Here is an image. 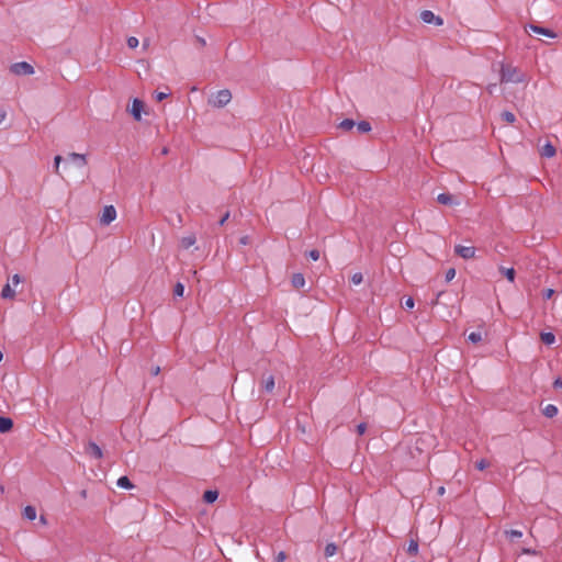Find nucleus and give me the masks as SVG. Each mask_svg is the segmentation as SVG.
Masks as SVG:
<instances>
[{
	"label": "nucleus",
	"instance_id": "1",
	"mask_svg": "<svg viewBox=\"0 0 562 562\" xmlns=\"http://www.w3.org/2000/svg\"><path fill=\"white\" fill-rule=\"evenodd\" d=\"M501 81L519 83L525 81V76L519 71L517 67L512 65H502Z\"/></svg>",
	"mask_w": 562,
	"mask_h": 562
},
{
	"label": "nucleus",
	"instance_id": "2",
	"mask_svg": "<svg viewBox=\"0 0 562 562\" xmlns=\"http://www.w3.org/2000/svg\"><path fill=\"white\" fill-rule=\"evenodd\" d=\"M232 100V93L228 89H223L212 94L209 99V104L213 108H224Z\"/></svg>",
	"mask_w": 562,
	"mask_h": 562
},
{
	"label": "nucleus",
	"instance_id": "3",
	"mask_svg": "<svg viewBox=\"0 0 562 562\" xmlns=\"http://www.w3.org/2000/svg\"><path fill=\"white\" fill-rule=\"evenodd\" d=\"M10 71L16 76H30L34 74V67L26 61H19L10 66Z\"/></svg>",
	"mask_w": 562,
	"mask_h": 562
},
{
	"label": "nucleus",
	"instance_id": "4",
	"mask_svg": "<svg viewBox=\"0 0 562 562\" xmlns=\"http://www.w3.org/2000/svg\"><path fill=\"white\" fill-rule=\"evenodd\" d=\"M420 19L424 23H427V24L434 23L435 25H438V26L443 24V20L440 16L435 15V13L430 10L422 11Z\"/></svg>",
	"mask_w": 562,
	"mask_h": 562
},
{
	"label": "nucleus",
	"instance_id": "5",
	"mask_svg": "<svg viewBox=\"0 0 562 562\" xmlns=\"http://www.w3.org/2000/svg\"><path fill=\"white\" fill-rule=\"evenodd\" d=\"M116 217V210L113 205H106L104 206L102 211V215L100 217V222L103 225H109L112 223Z\"/></svg>",
	"mask_w": 562,
	"mask_h": 562
},
{
	"label": "nucleus",
	"instance_id": "6",
	"mask_svg": "<svg viewBox=\"0 0 562 562\" xmlns=\"http://www.w3.org/2000/svg\"><path fill=\"white\" fill-rule=\"evenodd\" d=\"M475 251H476V249L473 246L457 245L454 247L456 255L460 256L463 259H472V258H474Z\"/></svg>",
	"mask_w": 562,
	"mask_h": 562
},
{
	"label": "nucleus",
	"instance_id": "7",
	"mask_svg": "<svg viewBox=\"0 0 562 562\" xmlns=\"http://www.w3.org/2000/svg\"><path fill=\"white\" fill-rule=\"evenodd\" d=\"M144 110V102L137 98H135L132 102V106L130 109V113L134 117L135 121H140L142 112Z\"/></svg>",
	"mask_w": 562,
	"mask_h": 562
},
{
	"label": "nucleus",
	"instance_id": "8",
	"mask_svg": "<svg viewBox=\"0 0 562 562\" xmlns=\"http://www.w3.org/2000/svg\"><path fill=\"white\" fill-rule=\"evenodd\" d=\"M527 29H529L530 31H532L536 34L544 35V36L550 37V38H555L557 37V34L551 29H547V27L539 26V25H536V24H529V25L526 26V30Z\"/></svg>",
	"mask_w": 562,
	"mask_h": 562
},
{
	"label": "nucleus",
	"instance_id": "9",
	"mask_svg": "<svg viewBox=\"0 0 562 562\" xmlns=\"http://www.w3.org/2000/svg\"><path fill=\"white\" fill-rule=\"evenodd\" d=\"M86 453L93 459H101L103 456L102 449L94 441H89L87 443Z\"/></svg>",
	"mask_w": 562,
	"mask_h": 562
},
{
	"label": "nucleus",
	"instance_id": "10",
	"mask_svg": "<svg viewBox=\"0 0 562 562\" xmlns=\"http://www.w3.org/2000/svg\"><path fill=\"white\" fill-rule=\"evenodd\" d=\"M13 428V420L7 416H0V432H9Z\"/></svg>",
	"mask_w": 562,
	"mask_h": 562
},
{
	"label": "nucleus",
	"instance_id": "11",
	"mask_svg": "<svg viewBox=\"0 0 562 562\" xmlns=\"http://www.w3.org/2000/svg\"><path fill=\"white\" fill-rule=\"evenodd\" d=\"M437 201L440 204H443V205L458 204V202L454 200L453 195H451L450 193H440V194H438Z\"/></svg>",
	"mask_w": 562,
	"mask_h": 562
},
{
	"label": "nucleus",
	"instance_id": "12",
	"mask_svg": "<svg viewBox=\"0 0 562 562\" xmlns=\"http://www.w3.org/2000/svg\"><path fill=\"white\" fill-rule=\"evenodd\" d=\"M293 288L301 289L305 285V278L302 273H294L291 279Z\"/></svg>",
	"mask_w": 562,
	"mask_h": 562
},
{
	"label": "nucleus",
	"instance_id": "13",
	"mask_svg": "<svg viewBox=\"0 0 562 562\" xmlns=\"http://www.w3.org/2000/svg\"><path fill=\"white\" fill-rule=\"evenodd\" d=\"M557 150L555 147L548 142L542 148H541V156L546 158H551L555 155Z\"/></svg>",
	"mask_w": 562,
	"mask_h": 562
},
{
	"label": "nucleus",
	"instance_id": "14",
	"mask_svg": "<svg viewBox=\"0 0 562 562\" xmlns=\"http://www.w3.org/2000/svg\"><path fill=\"white\" fill-rule=\"evenodd\" d=\"M261 385H262V389L268 392V393H271L274 389V378L273 375H268L266 378H263L262 382H261Z\"/></svg>",
	"mask_w": 562,
	"mask_h": 562
},
{
	"label": "nucleus",
	"instance_id": "15",
	"mask_svg": "<svg viewBox=\"0 0 562 562\" xmlns=\"http://www.w3.org/2000/svg\"><path fill=\"white\" fill-rule=\"evenodd\" d=\"M217 497H218V492L216 490H207L203 494V501L206 504L214 503L217 499Z\"/></svg>",
	"mask_w": 562,
	"mask_h": 562
},
{
	"label": "nucleus",
	"instance_id": "16",
	"mask_svg": "<svg viewBox=\"0 0 562 562\" xmlns=\"http://www.w3.org/2000/svg\"><path fill=\"white\" fill-rule=\"evenodd\" d=\"M68 157L70 160L78 162L80 167L87 165L86 155L83 154L70 153Z\"/></svg>",
	"mask_w": 562,
	"mask_h": 562
},
{
	"label": "nucleus",
	"instance_id": "17",
	"mask_svg": "<svg viewBox=\"0 0 562 562\" xmlns=\"http://www.w3.org/2000/svg\"><path fill=\"white\" fill-rule=\"evenodd\" d=\"M540 338H541V341L548 346L553 345L555 342V336L551 331L541 333Z\"/></svg>",
	"mask_w": 562,
	"mask_h": 562
},
{
	"label": "nucleus",
	"instance_id": "18",
	"mask_svg": "<svg viewBox=\"0 0 562 562\" xmlns=\"http://www.w3.org/2000/svg\"><path fill=\"white\" fill-rule=\"evenodd\" d=\"M116 484L119 487L125 488V490H131L134 487L133 483L126 475L119 477Z\"/></svg>",
	"mask_w": 562,
	"mask_h": 562
},
{
	"label": "nucleus",
	"instance_id": "19",
	"mask_svg": "<svg viewBox=\"0 0 562 562\" xmlns=\"http://www.w3.org/2000/svg\"><path fill=\"white\" fill-rule=\"evenodd\" d=\"M559 413V409L555 405L553 404H548L544 408H543V415L546 417H549V418H552L554 416H557Z\"/></svg>",
	"mask_w": 562,
	"mask_h": 562
},
{
	"label": "nucleus",
	"instance_id": "20",
	"mask_svg": "<svg viewBox=\"0 0 562 562\" xmlns=\"http://www.w3.org/2000/svg\"><path fill=\"white\" fill-rule=\"evenodd\" d=\"M407 553L409 555L416 557L418 554V540L411 539L407 547Z\"/></svg>",
	"mask_w": 562,
	"mask_h": 562
},
{
	"label": "nucleus",
	"instance_id": "21",
	"mask_svg": "<svg viewBox=\"0 0 562 562\" xmlns=\"http://www.w3.org/2000/svg\"><path fill=\"white\" fill-rule=\"evenodd\" d=\"M356 126L360 134L369 133L372 130L371 124L368 121H360L356 123Z\"/></svg>",
	"mask_w": 562,
	"mask_h": 562
},
{
	"label": "nucleus",
	"instance_id": "22",
	"mask_svg": "<svg viewBox=\"0 0 562 562\" xmlns=\"http://www.w3.org/2000/svg\"><path fill=\"white\" fill-rule=\"evenodd\" d=\"M23 516L29 520H34L36 518V509L35 507L27 505L24 507Z\"/></svg>",
	"mask_w": 562,
	"mask_h": 562
},
{
	"label": "nucleus",
	"instance_id": "23",
	"mask_svg": "<svg viewBox=\"0 0 562 562\" xmlns=\"http://www.w3.org/2000/svg\"><path fill=\"white\" fill-rule=\"evenodd\" d=\"M355 126H356V122L352 119H345L338 125V127L344 130V131H350Z\"/></svg>",
	"mask_w": 562,
	"mask_h": 562
},
{
	"label": "nucleus",
	"instance_id": "24",
	"mask_svg": "<svg viewBox=\"0 0 562 562\" xmlns=\"http://www.w3.org/2000/svg\"><path fill=\"white\" fill-rule=\"evenodd\" d=\"M196 241V238L194 235H189V236H184L182 237L181 239V246L186 249L190 248L191 246H193Z\"/></svg>",
	"mask_w": 562,
	"mask_h": 562
},
{
	"label": "nucleus",
	"instance_id": "25",
	"mask_svg": "<svg viewBox=\"0 0 562 562\" xmlns=\"http://www.w3.org/2000/svg\"><path fill=\"white\" fill-rule=\"evenodd\" d=\"M1 296L3 299H13L15 296V291L9 283H7L1 291Z\"/></svg>",
	"mask_w": 562,
	"mask_h": 562
},
{
	"label": "nucleus",
	"instance_id": "26",
	"mask_svg": "<svg viewBox=\"0 0 562 562\" xmlns=\"http://www.w3.org/2000/svg\"><path fill=\"white\" fill-rule=\"evenodd\" d=\"M501 271L503 272V274L506 277V279L510 282H514L515 280V276H516V271L514 268H501Z\"/></svg>",
	"mask_w": 562,
	"mask_h": 562
},
{
	"label": "nucleus",
	"instance_id": "27",
	"mask_svg": "<svg viewBox=\"0 0 562 562\" xmlns=\"http://www.w3.org/2000/svg\"><path fill=\"white\" fill-rule=\"evenodd\" d=\"M482 339L483 337L481 331H472L468 335V340L472 344H479Z\"/></svg>",
	"mask_w": 562,
	"mask_h": 562
},
{
	"label": "nucleus",
	"instance_id": "28",
	"mask_svg": "<svg viewBox=\"0 0 562 562\" xmlns=\"http://www.w3.org/2000/svg\"><path fill=\"white\" fill-rule=\"evenodd\" d=\"M337 552V546L334 542L327 543L325 547V557L329 558L335 555Z\"/></svg>",
	"mask_w": 562,
	"mask_h": 562
},
{
	"label": "nucleus",
	"instance_id": "29",
	"mask_svg": "<svg viewBox=\"0 0 562 562\" xmlns=\"http://www.w3.org/2000/svg\"><path fill=\"white\" fill-rule=\"evenodd\" d=\"M501 116L505 122L509 124H513L516 121L515 114L510 111H503Z\"/></svg>",
	"mask_w": 562,
	"mask_h": 562
},
{
	"label": "nucleus",
	"instance_id": "30",
	"mask_svg": "<svg viewBox=\"0 0 562 562\" xmlns=\"http://www.w3.org/2000/svg\"><path fill=\"white\" fill-rule=\"evenodd\" d=\"M184 293V285L181 282H177L173 288V295L178 297H182Z\"/></svg>",
	"mask_w": 562,
	"mask_h": 562
},
{
	"label": "nucleus",
	"instance_id": "31",
	"mask_svg": "<svg viewBox=\"0 0 562 562\" xmlns=\"http://www.w3.org/2000/svg\"><path fill=\"white\" fill-rule=\"evenodd\" d=\"M506 535L509 539L515 540V539H519L522 537V531L517 530V529H512V530L506 531Z\"/></svg>",
	"mask_w": 562,
	"mask_h": 562
},
{
	"label": "nucleus",
	"instance_id": "32",
	"mask_svg": "<svg viewBox=\"0 0 562 562\" xmlns=\"http://www.w3.org/2000/svg\"><path fill=\"white\" fill-rule=\"evenodd\" d=\"M488 467H490V462L486 459H481V460L475 462V468L479 471H483V470H485Z\"/></svg>",
	"mask_w": 562,
	"mask_h": 562
},
{
	"label": "nucleus",
	"instance_id": "33",
	"mask_svg": "<svg viewBox=\"0 0 562 562\" xmlns=\"http://www.w3.org/2000/svg\"><path fill=\"white\" fill-rule=\"evenodd\" d=\"M127 43V46L131 48V49H134L138 46L139 42H138V38L135 37V36H130L126 41Z\"/></svg>",
	"mask_w": 562,
	"mask_h": 562
},
{
	"label": "nucleus",
	"instance_id": "34",
	"mask_svg": "<svg viewBox=\"0 0 562 562\" xmlns=\"http://www.w3.org/2000/svg\"><path fill=\"white\" fill-rule=\"evenodd\" d=\"M351 282L355 284V285H358L362 282L363 280V277H362V273L360 272H356L351 276Z\"/></svg>",
	"mask_w": 562,
	"mask_h": 562
},
{
	"label": "nucleus",
	"instance_id": "35",
	"mask_svg": "<svg viewBox=\"0 0 562 562\" xmlns=\"http://www.w3.org/2000/svg\"><path fill=\"white\" fill-rule=\"evenodd\" d=\"M454 277H456L454 268H450L446 271V276H445L446 282H450Z\"/></svg>",
	"mask_w": 562,
	"mask_h": 562
},
{
	"label": "nucleus",
	"instance_id": "36",
	"mask_svg": "<svg viewBox=\"0 0 562 562\" xmlns=\"http://www.w3.org/2000/svg\"><path fill=\"white\" fill-rule=\"evenodd\" d=\"M415 305V302H414V299L413 297H407L403 304V307L406 308V310H412Z\"/></svg>",
	"mask_w": 562,
	"mask_h": 562
},
{
	"label": "nucleus",
	"instance_id": "37",
	"mask_svg": "<svg viewBox=\"0 0 562 562\" xmlns=\"http://www.w3.org/2000/svg\"><path fill=\"white\" fill-rule=\"evenodd\" d=\"M61 160H63V157L60 155H57L54 158V169H55L56 173H59V165H60Z\"/></svg>",
	"mask_w": 562,
	"mask_h": 562
},
{
	"label": "nucleus",
	"instance_id": "38",
	"mask_svg": "<svg viewBox=\"0 0 562 562\" xmlns=\"http://www.w3.org/2000/svg\"><path fill=\"white\" fill-rule=\"evenodd\" d=\"M367 430V424L366 423H360L357 428H356V431L359 436H362Z\"/></svg>",
	"mask_w": 562,
	"mask_h": 562
},
{
	"label": "nucleus",
	"instance_id": "39",
	"mask_svg": "<svg viewBox=\"0 0 562 562\" xmlns=\"http://www.w3.org/2000/svg\"><path fill=\"white\" fill-rule=\"evenodd\" d=\"M307 255L314 261L319 259V251L317 249L310 250Z\"/></svg>",
	"mask_w": 562,
	"mask_h": 562
},
{
	"label": "nucleus",
	"instance_id": "40",
	"mask_svg": "<svg viewBox=\"0 0 562 562\" xmlns=\"http://www.w3.org/2000/svg\"><path fill=\"white\" fill-rule=\"evenodd\" d=\"M170 94V91L167 92H156V100L162 101Z\"/></svg>",
	"mask_w": 562,
	"mask_h": 562
},
{
	"label": "nucleus",
	"instance_id": "41",
	"mask_svg": "<svg viewBox=\"0 0 562 562\" xmlns=\"http://www.w3.org/2000/svg\"><path fill=\"white\" fill-rule=\"evenodd\" d=\"M285 558H286L285 552L280 551V552L274 557V562H284Z\"/></svg>",
	"mask_w": 562,
	"mask_h": 562
},
{
	"label": "nucleus",
	"instance_id": "42",
	"mask_svg": "<svg viewBox=\"0 0 562 562\" xmlns=\"http://www.w3.org/2000/svg\"><path fill=\"white\" fill-rule=\"evenodd\" d=\"M239 244L243 245V246L249 245L250 244V237L247 236V235L241 236L239 238Z\"/></svg>",
	"mask_w": 562,
	"mask_h": 562
},
{
	"label": "nucleus",
	"instance_id": "43",
	"mask_svg": "<svg viewBox=\"0 0 562 562\" xmlns=\"http://www.w3.org/2000/svg\"><path fill=\"white\" fill-rule=\"evenodd\" d=\"M229 215L231 213L227 211L223 216L222 218L218 221V225L220 226H223L225 224V222L229 218Z\"/></svg>",
	"mask_w": 562,
	"mask_h": 562
},
{
	"label": "nucleus",
	"instance_id": "44",
	"mask_svg": "<svg viewBox=\"0 0 562 562\" xmlns=\"http://www.w3.org/2000/svg\"><path fill=\"white\" fill-rule=\"evenodd\" d=\"M554 291L552 289H547L546 291H543V299L544 300H549L552 295H553Z\"/></svg>",
	"mask_w": 562,
	"mask_h": 562
},
{
	"label": "nucleus",
	"instance_id": "45",
	"mask_svg": "<svg viewBox=\"0 0 562 562\" xmlns=\"http://www.w3.org/2000/svg\"><path fill=\"white\" fill-rule=\"evenodd\" d=\"M554 389H562V378H557L553 382Z\"/></svg>",
	"mask_w": 562,
	"mask_h": 562
},
{
	"label": "nucleus",
	"instance_id": "46",
	"mask_svg": "<svg viewBox=\"0 0 562 562\" xmlns=\"http://www.w3.org/2000/svg\"><path fill=\"white\" fill-rule=\"evenodd\" d=\"M11 280L14 285H18L21 282V277L20 274L15 273Z\"/></svg>",
	"mask_w": 562,
	"mask_h": 562
},
{
	"label": "nucleus",
	"instance_id": "47",
	"mask_svg": "<svg viewBox=\"0 0 562 562\" xmlns=\"http://www.w3.org/2000/svg\"><path fill=\"white\" fill-rule=\"evenodd\" d=\"M7 117V111L4 109H0V124L4 121Z\"/></svg>",
	"mask_w": 562,
	"mask_h": 562
},
{
	"label": "nucleus",
	"instance_id": "48",
	"mask_svg": "<svg viewBox=\"0 0 562 562\" xmlns=\"http://www.w3.org/2000/svg\"><path fill=\"white\" fill-rule=\"evenodd\" d=\"M159 372H160V368H159V367H155V368H153V370H151V374H153V375H158V374H159Z\"/></svg>",
	"mask_w": 562,
	"mask_h": 562
},
{
	"label": "nucleus",
	"instance_id": "49",
	"mask_svg": "<svg viewBox=\"0 0 562 562\" xmlns=\"http://www.w3.org/2000/svg\"><path fill=\"white\" fill-rule=\"evenodd\" d=\"M442 293H443V292H439V293L437 294L436 299H434V301L431 302V305H435V304H437V303H438V300H439V297L442 295Z\"/></svg>",
	"mask_w": 562,
	"mask_h": 562
},
{
	"label": "nucleus",
	"instance_id": "50",
	"mask_svg": "<svg viewBox=\"0 0 562 562\" xmlns=\"http://www.w3.org/2000/svg\"><path fill=\"white\" fill-rule=\"evenodd\" d=\"M445 492H446V488H445L443 486H440V487L438 488V491H437V494H438V495H440V496H442V495L445 494Z\"/></svg>",
	"mask_w": 562,
	"mask_h": 562
},
{
	"label": "nucleus",
	"instance_id": "51",
	"mask_svg": "<svg viewBox=\"0 0 562 562\" xmlns=\"http://www.w3.org/2000/svg\"><path fill=\"white\" fill-rule=\"evenodd\" d=\"M80 496H81L82 498H86V497H87V491H86V490H81V491H80Z\"/></svg>",
	"mask_w": 562,
	"mask_h": 562
},
{
	"label": "nucleus",
	"instance_id": "52",
	"mask_svg": "<svg viewBox=\"0 0 562 562\" xmlns=\"http://www.w3.org/2000/svg\"><path fill=\"white\" fill-rule=\"evenodd\" d=\"M198 41H199V43H200L202 46H204V45H205V40H204V38H202V37H198Z\"/></svg>",
	"mask_w": 562,
	"mask_h": 562
},
{
	"label": "nucleus",
	"instance_id": "53",
	"mask_svg": "<svg viewBox=\"0 0 562 562\" xmlns=\"http://www.w3.org/2000/svg\"><path fill=\"white\" fill-rule=\"evenodd\" d=\"M2 359H3V353H2V351L0 350V362L2 361Z\"/></svg>",
	"mask_w": 562,
	"mask_h": 562
}]
</instances>
